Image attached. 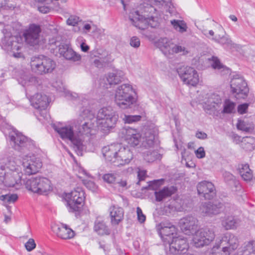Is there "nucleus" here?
Wrapping results in <instances>:
<instances>
[{
    "mask_svg": "<svg viewBox=\"0 0 255 255\" xmlns=\"http://www.w3.org/2000/svg\"><path fill=\"white\" fill-rule=\"evenodd\" d=\"M243 255H252L255 254V241L245 243L242 248Z\"/></svg>",
    "mask_w": 255,
    "mask_h": 255,
    "instance_id": "nucleus-38",
    "label": "nucleus"
},
{
    "mask_svg": "<svg viewBox=\"0 0 255 255\" xmlns=\"http://www.w3.org/2000/svg\"><path fill=\"white\" fill-rule=\"evenodd\" d=\"M141 118V116L139 115H125L123 121L125 123L132 124L139 121Z\"/></svg>",
    "mask_w": 255,
    "mask_h": 255,
    "instance_id": "nucleus-49",
    "label": "nucleus"
},
{
    "mask_svg": "<svg viewBox=\"0 0 255 255\" xmlns=\"http://www.w3.org/2000/svg\"><path fill=\"white\" fill-rule=\"evenodd\" d=\"M42 166V163L34 156L26 155L23 158L22 166L24 173L28 175L37 173Z\"/></svg>",
    "mask_w": 255,
    "mask_h": 255,
    "instance_id": "nucleus-14",
    "label": "nucleus"
},
{
    "mask_svg": "<svg viewBox=\"0 0 255 255\" xmlns=\"http://www.w3.org/2000/svg\"><path fill=\"white\" fill-rule=\"evenodd\" d=\"M94 230L100 235H108L110 234V230L104 221L97 219L95 221Z\"/></svg>",
    "mask_w": 255,
    "mask_h": 255,
    "instance_id": "nucleus-32",
    "label": "nucleus"
},
{
    "mask_svg": "<svg viewBox=\"0 0 255 255\" xmlns=\"http://www.w3.org/2000/svg\"><path fill=\"white\" fill-rule=\"evenodd\" d=\"M0 8L11 9L13 8L14 6L7 0H0Z\"/></svg>",
    "mask_w": 255,
    "mask_h": 255,
    "instance_id": "nucleus-58",
    "label": "nucleus"
},
{
    "mask_svg": "<svg viewBox=\"0 0 255 255\" xmlns=\"http://www.w3.org/2000/svg\"><path fill=\"white\" fill-rule=\"evenodd\" d=\"M134 93L131 85L125 84L119 86L116 89L115 102L116 105L122 109L130 108L136 102L133 96Z\"/></svg>",
    "mask_w": 255,
    "mask_h": 255,
    "instance_id": "nucleus-4",
    "label": "nucleus"
},
{
    "mask_svg": "<svg viewBox=\"0 0 255 255\" xmlns=\"http://www.w3.org/2000/svg\"><path fill=\"white\" fill-rule=\"evenodd\" d=\"M211 64L212 67L216 69L218 73L221 75L227 74L230 73V69L223 65L216 57H213Z\"/></svg>",
    "mask_w": 255,
    "mask_h": 255,
    "instance_id": "nucleus-34",
    "label": "nucleus"
},
{
    "mask_svg": "<svg viewBox=\"0 0 255 255\" xmlns=\"http://www.w3.org/2000/svg\"><path fill=\"white\" fill-rule=\"evenodd\" d=\"M141 139V135L140 134L135 135L134 137H133L131 139V141H127V142L131 146L134 147L139 144Z\"/></svg>",
    "mask_w": 255,
    "mask_h": 255,
    "instance_id": "nucleus-52",
    "label": "nucleus"
},
{
    "mask_svg": "<svg viewBox=\"0 0 255 255\" xmlns=\"http://www.w3.org/2000/svg\"><path fill=\"white\" fill-rule=\"evenodd\" d=\"M165 224H160L158 226L160 233L163 236H169L176 232L175 227L172 224H168V226H165Z\"/></svg>",
    "mask_w": 255,
    "mask_h": 255,
    "instance_id": "nucleus-35",
    "label": "nucleus"
},
{
    "mask_svg": "<svg viewBox=\"0 0 255 255\" xmlns=\"http://www.w3.org/2000/svg\"><path fill=\"white\" fill-rule=\"evenodd\" d=\"M239 246L238 238L233 234L227 233L222 237L219 244L213 247L210 255H230Z\"/></svg>",
    "mask_w": 255,
    "mask_h": 255,
    "instance_id": "nucleus-3",
    "label": "nucleus"
},
{
    "mask_svg": "<svg viewBox=\"0 0 255 255\" xmlns=\"http://www.w3.org/2000/svg\"><path fill=\"white\" fill-rule=\"evenodd\" d=\"M30 101L31 105L40 111L45 110L49 104L48 97L41 93H37L30 97Z\"/></svg>",
    "mask_w": 255,
    "mask_h": 255,
    "instance_id": "nucleus-19",
    "label": "nucleus"
},
{
    "mask_svg": "<svg viewBox=\"0 0 255 255\" xmlns=\"http://www.w3.org/2000/svg\"><path fill=\"white\" fill-rule=\"evenodd\" d=\"M146 171L144 170H139L138 172V177L139 181L144 180L146 176Z\"/></svg>",
    "mask_w": 255,
    "mask_h": 255,
    "instance_id": "nucleus-64",
    "label": "nucleus"
},
{
    "mask_svg": "<svg viewBox=\"0 0 255 255\" xmlns=\"http://www.w3.org/2000/svg\"><path fill=\"white\" fill-rule=\"evenodd\" d=\"M84 191L80 187H77L66 194L65 199L70 212L79 211V206L81 205L84 201Z\"/></svg>",
    "mask_w": 255,
    "mask_h": 255,
    "instance_id": "nucleus-9",
    "label": "nucleus"
},
{
    "mask_svg": "<svg viewBox=\"0 0 255 255\" xmlns=\"http://www.w3.org/2000/svg\"><path fill=\"white\" fill-rule=\"evenodd\" d=\"M116 184H118L119 186L123 188H127V182L125 180L120 179V177L118 178V180L116 182Z\"/></svg>",
    "mask_w": 255,
    "mask_h": 255,
    "instance_id": "nucleus-63",
    "label": "nucleus"
},
{
    "mask_svg": "<svg viewBox=\"0 0 255 255\" xmlns=\"http://www.w3.org/2000/svg\"><path fill=\"white\" fill-rule=\"evenodd\" d=\"M40 32L41 28L39 25L35 24L30 25L23 33L26 42L31 46L38 44L40 42Z\"/></svg>",
    "mask_w": 255,
    "mask_h": 255,
    "instance_id": "nucleus-15",
    "label": "nucleus"
},
{
    "mask_svg": "<svg viewBox=\"0 0 255 255\" xmlns=\"http://www.w3.org/2000/svg\"><path fill=\"white\" fill-rule=\"evenodd\" d=\"M121 133L123 137L124 138L126 142H130V141H131V139H132L133 137H134L135 135H136L139 134L135 129L130 128H125L123 129Z\"/></svg>",
    "mask_w": 255,
    "mask_h": 255,
    "instance_id": "nucleus-36",
    "label": "nucleus"
},
{
    "mask_svg": "<svg viewBox=\"0 0 255 255\" xmlns=\"http://www.w3.org/2000/svg\"><path fill=\"white\" fill-rule=\"evenodd\" d=\"M188 249L186 239L180 237L173 238L169 244V251L173 255H184Z\"/></svg>",
    "mask_w": 255,
    "mask_h": 255,
    "instance_id": "nucleus-16",
    "label": "nucleus"
},
{
    "mask_svg": "<svg viewBox=\"0 0 255 255\" xmlns=\"http://www.w3.org/2000/svg\"><path fill=\"white\" fill-rule=\"evenodd\" d=\"M195 154L197 158H202L205 156V152L204 147L201 146L199 147L195 151Z\"/></svg>",
    "mask_w": 255,
    "mask_h": 255,
    "instance_id": "nucleus-60",
    "label": "nucleus"
},
{
    "mask_svg": "<svg viewBox=\"0 0 255 255\" xmlns=\"http://www.w3.org/2000/svg\"><path fill=\"white\" fill-rule=\"evenodd\" d=\"M237 127L238 129L249 131L250 130V128L248 126V125L243 121L239 120L237 125Z\"/></svg>",
    "mask_w": 255,
    "mask_h": 255,
    "instance_id": "nucleus-53",
    "label": "nucleus"
},
{
    "mask_svg": "<svg viewBox=\"0 0 255 255\" xmlns=\"http://www.w3.org/2000/svg\"><path fill=\"white\" fill-rule=\"evenodd\" d=\"M144 159L148 162H152L161 158V155L156 151L148 150L144 153Z\"/></svg>",
    "mask_w": 255,
    "mask_h": 255,
    "instance_id": "nucleus-43",
    "label": "nucleus"
},
{
    "mask_svg": "<svg viewBox=\"0 0 255 255\" xmlns=\"http://www.w3.org/2000/svg\"><path fill=\"white\" fill-rule=\"evenodd\" d=\"M155 8L148 4H141L136 10H133L129 14V19L132 24L140 29H145L150 26L156 27L159 25L155 14Z\"/></svg>",
    "mask_w": 255,
    "mask_h": 255,
    "instance_id": "nucleus-2",
    "label": "nucleus"
},
{
    "mask_svg": "<svg viewBox=\"0 0 255 255\" xmlns=\"http://www.w3.org/2000/svg\"><path fill=\"white\" fill-rule=\"evenodd\" d=\"M241 221L234 216L226 217L222 221V225L227 230L235 229L240 225Z\"/></svg>",
    "mask_w": 255,
    "mask_h": 255,
    "instance_id": "nucleus-31",
    "label": "nucleus"
},
{
    "mask_svg": "<svg viewBox=\"0 0 255 255\" xmlns=\"http://www.w3.org/2000/svg\"><path fill=\"white\" fill-rule=\"evenodd\" d=\"M79 21V17L71 15L67 20V23L69 25L75 26Z\"/></svg>",
    "mask_w": 255,
    "mask_h": 255,
    "instance_id": "nucleus-57",
    "label": "nucleus"
},
{
    "mask_svg": "<svg viewBox=\"0 0 255 255\" xmlns=\"http://www.w3.org/2000/svg\"><path fill=\"white\" fill-rule=\"evenodd\" d=\"M103 156L106 160L117 165V156H118L117 144L105 146L102 149Z\"/></svg>",
    "mask_w": 255,
    "mask_h": 255,
    "instance_id": "nucleus-25",
    "label": "nucleus"
},
{
    "mask_svg": "<svg viewBox=\"0 0 255 255\" xmlns=\"http://www.w3.org/2000/svg\"><path fill=\"white\" fill-rule=\"evenodd\" d=\"M130 45L134 48H137L139 47L140 41L136 36H133L130 39Z\"/></svg>",
    "mask_w": 255,
    "mask_h": 255,
    "instance_id": "nucleus-55",
    "label": "nucleus"
},
{
    "mask_svg": "<svg viewBox=\"0 0 255 255\" xmlns=\"http://www.w3.org/2000/svg\"><path fill=\"white\" fill-rule=\"evenodd\" d=\"M242 142L244 144H247L245 147L249 150L253 149L255 146V139L254 137L247 136L244 138Z\"/></svg>",
    "mask_w": 255,
    "mask_h": 255,
    "instance_id": "nucleus-50",
    "label": "nucleus"
},
{
    "mask_svg": "<svg viewBox=\"0 0 255 255\" xmlns=\"http://www.w3.org/2000/svg\"><path fill=\"white\" fill-rule=\"evenodd\" d=\"M6 165L9 171H15L17 170L21 171L19 166L17 165V163L13 158L9 159Z\"/></svg>",
    "mask_w": 255,
    "mask_h": 255,
    "instance_id": "nucleus-48",
    "label": "nucleus"
},
{
    "mask_svg": "<svg viewBox=\"0 0 255 255\" xmlns=\"http://www.w3.org/2000/svg\"><path fill=\"white\" fill-rule=\"evenodd\" d=\"M26 189L34 193L43 194L52 190L50 181L43 177H32L25 182Z\"/></svg>",
    "mask_w": 255,
    "mask_h": 255,
    "instance_id": "nucleus-6",
    "label": "nucleus"
},
{
    "mask_svg": "<svg viewBox=\"0 0 255 255\" xmlns=\"http://www.w3.org/2000/svg\"><path fill=\"white\" fill-rule=\"evenodd\" d=\"M176 191V188L174 186L164 187L162 189L154 192L156 201L160 202L171 196Z\"/></svg>",
    "mask_w": 255,
    "mask_h": 255,
    "instance_id": "nucleus-30",
    "label": "nucleus"
},
{
    "mask_svg": "<svg viewBox=\"0 0 255 255\" xmlns=\"http://www.w3.org/2000/svg\"><path fill=\"white\" fill-rule=\"evenodd\" d=\"M230 85L231 91L237 99H244L247 97L249 89L243 77L235 76L231 80Z\"/></svg>",
    "mask_w": 255,
    "mask_h": 255,
    "instance_id": "nucleus-10",
    "label": "nucleus"
},
{
    "mask_svg": "<svg viewBox=\"0 0 255 255\" xmlns=\"http://www.w3.org/2000/svg\"><path fill=\"white\" fill-rule=\"evenodd\" d=\"M124 77V73L121 71H115L112 73H109L107 77L106 80L108 83H104L102 85V82L100 83L101 86L105 88L108 89L109 86L112 85L118 84L121 82Z\"/></svg>",
    "mask_w": 255,
    "mask_h": 255,
    "instance_id": "nucleus-26",
    "label": "nucleus"
},
{
    "mask_svg": "<svg viewBox=\"0 0 255 255\" xmlns=\"http://www.w3.org/2000/svg\"><path fill=\"white\" fill-rule=\"evenodd\" d=\"M198 194L205 199L210 200L216 195L214 185L210 182L204 181L200 182L197 186Z\"/></svg>",
    "mask_w": 255,
    "mask_h": 255,
    "instance_id": "nucleus-17",
    "label": "nucleus"
},
{
    "mask_svg": "<svg viewBox=\"0 0 255 255\" xmlns=\"http://www.w3.org/2000/svg\"><path fill=\"white\" fill-rule=\"evenodd\" d=\"M25 247L28 252L32 251L36 247V244L35 243L34 240L33 239H29L25 244Z\"/></svg>",
    "mask_w": 255,
    "mask_h": 255,
    "instance_id": "nucleus-54",
    "label": "nucleus"
},
{
    "mask_svg": "<svg viewBox=\"0 0 255 255\" xmlns=\"http://www.w3.org/2000/svg\"><path fill=\"white\" fill-rule=\"evenodd\" d=\"M223 205L220 202H205L200 206V211L206 216H211L219 214Z\"/></svg>",
    "mask_w": 255,
    "mask_h": 255,
    "instance_id": "nucleus-21",
    "label": "nucleus"
},
{
    "mask_svg": "<svg viewBox=\"0 0 255 255\" xmlns=\"http://www.w3.org/2000/svg\"><path fill=\"white\" fill-rule=\"evenodd\" d=\"M3 44L8 50L19 51L23 46V39L20 36H5Z\"/></svg>",
    "mask_w": 255,
    "mask_h": 255,
    "instance_id": "nucleus-20",
    "label": "nucleus"
},
{
    "mask_svg": "<svg viewBox=\"0 0 255 255\" xmlns=\"http://www.w3.org/2000/svg\"><path fill=\"white\" fill-rule=\"evenodd\" d=\"M83 183L89 190H91L92 192L96 191L97 189V186L93 181L91 180H83Z\"/></svg>",
    "mask_w": 255,
    "mask_h": 255,
    "instance_id": "nucleus-51",
    "label": "nucleus"
},
{
    "mask_svg": "<svg viewBox=\"0 0 255 255\" xmlns=\"http://www.w3.org/2000/svg\"><path fill=\"white\" fill-rule=\"evenodd\" d=\"M182 231L187 235H193L199 228V221L194 216L188 215L181 218L179 222Z\"/></svg>",
    "mask_w": 255,
    "mask_h": 255,
    "instance_id": "nucleus-12",
    "label": "nucleus"
},
{
    "mask_svg": "<svg viewBox=\"0 0 255 255\" xmlns=\"http://www.w3.org/2000/svg\"><path fill=\"white\" fill-rule=\"evenodd\" d=\"M52 86L59 93H64L66 91L62 81L60 79L54 80L52 83Z\"/></svg>",
    "mask_w": 255,
    "mask_h": 255,
    "instance_id": "nucleus-45",
    "label": "nucleus"
},
{
    "mask_svg": "<svg viewBox=\"0 0 255 255\" xmlns=\"http://www.w3.org/2000/svg\"><path fill=\"white\" fill-rule=\"evenodd\" d=\"M238 170L242 178L247 181H251L253 177V173L248 164L239 165Z\"/></svg>",
    "mask_w": 255,
    "mask_h": 255,
    "instance_id": "nucleus-33",
    "label": "nucleus"
},
{
    "mask_svg": "<svg viewBox=\"0 0 255 255\" xmlns=\"http://www.w3.org/2000/svg\"><path fill=\"white\" fill-rule=\"evenodd\" d=\"M59 53L67 60L78 61L81 59V56L74 52L68 44L59 45Z\"/></svg>",
    "mask_w": 255,
    "mask_h": 255,
    "instance_id": "nucleus-24",
    "label": "nucleus"
},
{
    "mask_svg": "<svg viewBox=\"0 0 255 255\" xmlns=\"http://www.w3.org/2000/svg\"><path fill=\"white\" fill-rule=\"evenodd\" d=\"M222 104V100L220 96L216 94L210 95L207 101L205 102L204 108L207 110H219Z\"/></svg>",
    "mask_w": 255,
    "mask_h": 255,
    "instance_id": "nucleus-28",
    "label": "nucleus"
},
{
    "mask_svg": "<svg viewBox=\"0 0 255 255\" xmlns=\"http://www.w3.org/2000/svg\"><path fill=\"white\" fill-rule=\"evenodd\" d=\"M30 66L33 73L43 75L51 73L55 68L56 64L50 58L40 55L31 58Z\"/></svg>",
    "mask_w": 255,
    "mask_h": 255,
    "instance_id": "nucleus-5",
    "label": "nucleus"
},
{
    "mask_svg": "<svg viewBox=\"0 0 255 255\" xmlns=\"http://www.w3.org/2000/svg\"><path fill=\"white\" fill-rule=\"evenodd\" d=\"M171 24L175 30L180 33H183L187 31V26L183 20L174 19L171 21Z\"/></svg>",
    "mask_w": 255,
    "mask_h": 255,
    "instance_id": "nucleus-40",
    "label": "nucleus"
},
{
    "mask_svg": "<svg viewBox=\"0 0 255 255\" xmlns=\"http://www.w3.org/2000/svg\"><path fill=\"white\" fill-rule=\"evenodd\" d=\"M109 212L112 225H118L123 220L124 212L123 208L113 206L110 208Z\"/></svg>",
    "mask_w": 255,
    "mask_h": 255,
    "instance_id": "nucleus-29",
    "label": "nucleus"
},
{
    "mask_svg": "<svg viewBox=\"0 0 255 255\" xmlns=\"http://www.w3.org/2000/svg\"><path fill=\"white\" fill-rule=\"evenodd\" d=\"M173 42L172 39L167 37H161L155 41V46L158 48L161 52L167 57L170 56Z\"/></svg>",
    "mask_w": 255,
    "mask_h": 255,
    "instance_id": "nucleus-23",
    "label": "nucleus"
},
{
    "mask_svg": "<svg viewBox=\"0 0 255 255\" xmlns=\"http://www.w3.org/2000/svg\"><path fill=\"white\" fill-rule=\"evenodd\" d=\"M142 137V145L145 148L152 147L154 144L155 136L157 134V128L152 126L145 128Z\"/></svg>",
    "mask_w": 255,
    "mask_h": 255,
    "instance_id": "nucleus-18",
    "label": "nucleus"
},
{
    "mask_svg": "<svg viewBox=\"0 0 255 255\" xmlns=\"http://www.w3.org/2000/svg\"><path fill=\"white\" fill-rule=\"evenodd\" d=\"M120 177V175L117 173H107L103 176L104 181L110 184H116L118 178Z\"/></svg>",
    "mask_w": 255,
    "mask_h": 255,
    "instance_id": "nucleus-44",
    "label": "nucleus"
},
{
    "mask_svg": "<svg viewBox=\"0 0 255 255\" xmlns=\"http://www.w3.org/2000/svg\"><path fill=\"white\" fill-rule=\"evenodd\" d=\"M117 165L128 164L133 158V149L121 143H117Z\"/></svg>",
    "mask_w": 255,
    "mask_h": 255,
    "instance_id": "nucleus-13",
    "label": "nucleus"
},
{
    "mask_svg": "<svg viewBox=\"0 0 255 255\" xmlns=\"http://www.w3.org/2000/svg\"><path fill=\"white\" fill-rule=\"evenodd\" d=\"M177 72L183 82L188 85L195 86L199 82V76L193 68L183 66L177 70Z\"/></svg>",
    "mask_w": 255,
    "mask_h": 255,
    "instance_id": "nucleus-11",
    "label": "nucleus"
},
{
    "mask_svg": "<svg viewBox=\"0 0 255 255\" xmlns=\"http://www.w3.org/2000/svg\"><path fill=\"white\" fill-rule=\"evenodd\" d=\"M52 228L53 231L62 239H70L74 237V232L66 225L63 224L60 225H55Z\"/></svg>",
    "mask_w": 255,
    "mask_h": 255,
    "instance_id": "nucleus-22",
    "label": "nucleus"
},
{
    "mask_svg": "<svg viewBox=\"0 0 255 255\" xmlns=\"http://www.w3.org/2000/svg\"><path fill=\"white\" fill-rule=\"evenodd\" d=\"M18 199V196L15 194H6L0 196V200L8 203H14Z\"/></svg>",
    "mask_w": 255,
    "mask_h": 255,
    "instance_id": "nucleus-47",
    "label": "nucleus"
},
{
    "mask_svg": "<svg viewBox=\"0 0 255 255\" xmlns=\"http://www.w3.org/2000/svg\"><path fill=\"white\" fill-rule=\"evenodd\" d=\"M9 138L10 144L15 150L22 151L24 148L29 150L34 146L32 140L16 129L9 133Z\"/></svg>",
    "mask_w": 255,
    "mask_h": 255,
    "instance_id": "nucleus-7",
    "label": "nucleus"
},
{
    "mask_svg": "<svg viewBox=\"0 0 255 255\" xmlns=\"http://www.w3.org/2000/svg\"><path fill=\"white\" fill-rule=\"evenodd\" d=\"M136 213L137 216V219L139 222H140V223L144 222V221H145L146 217L143 214L141 209L139 207H137L136 208Z\"/></svg>",
    "mask_w": 255,
    "mask_h": 255,
    "instance_id": "nucleus-56",
    "label": "nucleus"
},
{
    "mask_svg": "<svg viewBox=\"0 0 255 255\" xmlns=\"http://www.w3.org/2000/svg\"><path fill=\"white\" fill-rule=\"evenodd\" d=\"M189 53L188 50L184 46L173 43L170 56L174 54H179L181 55H186Z\"/></svg>",
    "mask_w": 255,
    "mask_h": 255,
    "instance_id": "nucleus-42",
    "label": "nucleus"
},
{
    "mask_svg": "<svg viewBox=\"0 0 255 255\" xmlns=\"http://www.w3.org/2000/svg\"><path fill=\"white\" fill-rule=\"evenodd\" d=\"M213 40L222 45H226L231 47H234L235 44L228 36L218 34L216 38H213Z\"/></svg>",
    "mask_w": 255,
    "mask_h": 255,
    "instance_id": "nucleus-39",
    "label": "nucleus"
},
{
    "mask_svg": "<svg viewBox=\"0 0 255 255\" xmlns=\"http://www.w3.org/2000/svg\"><path fill=\"white\" fill-rule=\"evenodd\" d=\"M235 104L229 100H227L225 102L224 109L222 111L223 113L230 114L235 110Z\"/></svg>",
    "mask_w": 255,
    "mask_h": 255,
    "instance_id": "nucleus-46",
    "label": "nucleus"
},
{
    "mask_svg": "<svg viewBox=\"0 0 255 255\" xmlns=\"http://www.w3.org/2000/svg\"><path fill=\"white\" fill-rule=\"evenodd\" d=\"M223 176L226 182L233 181L235 179V177L228 171H225L223 173Z\"/></svg>",
    "mask_w": 255,
    "mask_h": 255,
    "instance_id": "nucleus-59",
    "label": "nucleus"
},
{
    "mask_svg": "<svg viewBox=\"0 0 255 255\" xmlns=\"http://www.w3.org/2000/svg\"><path fill=\"white\" fill-rule=\"evenodd\" d=\"M23 86L28 87L29 86H34L36 87L38 84L37 78L31 75H25L23 77V81H21Z\"/></svg>",
    "mask_w": 255,
    "mask_h": 255,
    "instance_id": "nucleus-41",
    "label": "nucleus"
},
{
    "mask_svg": "<svg viewBox=\"0 0 255 255\" xmlns=\"http://www.w3.org/2000/svg\"><path fill=\"white\" fill-rule=\"evenodd\" d=\"M118 118V115L111 107L100 109L96 118H93L92 112L88 109L82 108L80 117L72 126H54V128L62 139L70 140L77 154L82 155L85 136L95 134L97 129L108 132L115 127Z\"/></svg>",
    "mask_w": 255,
    "mask_h": 255,
    "instance_id": "nucleus-1",
    "label": "nucleus"
},
{
    "mask_svg": "<svg viewBox=\"0 0 255 255\" xmlns=\"http://www.w3.org/2000/svg\"><path fill=\"white\" fill-rule=\"evenodd\" d=\"M192 235V243L197 248L209 245L215 238L214 231L208 228L197 229Z\"/></svg>",
    "mask_w": 255,
    "mask_h": 255,
    "instance_id": "nucleus-8",
    "label": "nucleus"
},
{
    "mask_svg": "<svg viewBox=\"0 0 255 255\" xmlns=\"http://www.w3.org/2000/svg\"><path fill=\"white\" fill-rule=\"evenodd\" d=\"M22 176V173L21 171L17 170L7 171L4 174V183L7 186L13 187L21 180Z\"/></svg>",
    "mask_w": 255,
    "mask_h": 255,
    "instance_id": "nucleus-27",
    "label": "nucleus"
},
{
    "mask_svg": "<svg viewBox=\"0 0 255 255\" xmlns=\"http://www.w3.org/2000/svg\"><path fill=\"white\" fill-rule=\"evenodd\" d=\"M248 106L249 104L247 103L240 105L238 107V112L241 114L245 113L248 109Z\"/></svg>",
    "mask_w": 255,
    "mask_h": 255,
    "instance_id": "nucleus-61",
    "label": "nucleus"
},
{
    "mask_svg": "<svg viewBox=\"0 0 255 255\" xmlns=\"http://www.w3.org/2000/svg\"><path fill=\"white\" fill-rule=\"evenodd\" d=\"M66 97L70 100H75L78 97V94L76 93H72L69 91L66 90L64 93Z\"/></svg>",
    "mask_w": 255,
    "mask_h": 255,
    "instance_id": "nucleus-62",
    "label": "nucleus"
},
{
    "mask_svg": "<svg viewBox=\"0 0 255 255\" xmlns=\"http://www.w3.org/2000/svg\"><path fill=\"white\" fill-rule=\"evenodd\" d=\"M209 23H205L204 24L197 26V27L206 38L213 40V38H216L215 32L212 29H209Z\"/></svg>",
    "mask_w": 255,
    "mask_h": 255,
    "instance_id": "nucleus-37",
    "label": "nucleus"
}]
</instances>
